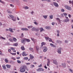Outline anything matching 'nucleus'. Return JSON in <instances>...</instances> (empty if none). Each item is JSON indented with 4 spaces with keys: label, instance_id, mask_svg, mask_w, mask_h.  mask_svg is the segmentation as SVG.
I'll return each instance as SVG.
<instances>
[{
    "label": "nucleus",
    "instance_id": "1",
    "mask_svg": "<svg viewBox=\"0 0 73 73\" xmlns=\"http://www.w3.org/2000/svg\"><path fill=\"white\" fill-rule=\"evenodd\" d=\"M27 68L26 66H24L23 67H21L20 68V72L21 73H24L25 72V68Z\"/></svg>",
    "mask_w": 73,
    "mask_h": 73
},
{
    "label": "nucleus",
    "instance_id": "2",
    "mask_svg": "<svg viewBox=\"0 0 73 73\" xmlns=\"http://www.w3.org/2000/svg\"><path fill=\"white\" fill-rule=\"evenodd\" d=\"M64 7L68 10L71 11V7L70 6H68V5H66L64 6Z\"/></svg>",
    "mask_w": 73,
    "mask_h": 73
},
{
    "label": "nucleus",
    "instance_id": "3",
    "mask_svg": "<svg viewBox=\"0 0 73 73\" xmlns=\"http://www.w3.org/2000/svg\"><path fill=\"white\" fill-rule=\"evenodd\" d=\"M9 17L13 21H16V18H14V16L12 15H10Z\"/></svg>",
    "mask_w": 73,
    "mask_h": 73
},
{
    "label": "nucleus",
    "instance_id": "4",
    "mask_svg": "<svg viewBox=\"0 0 73 73\" xmlns=\"http://www.w3.org/2000/svg\"><path fill=\"white\" fill-rule=\"evenodd\" d=\"M57 52L59 54L61 53V48H59L58 49Z\"/></svg>",
    "mask_w": 73,
    "mask_h": 73
},
{
    "label": "nucleus",
    "instance_id": "5",
    "mask_svg": "<svg viewBox=\"0 0 73 73\" xmlns=\"http://www.w3.org/2000/svg\"><path fill=\"white\" fill-rule=\"evenodd\" d=\"M43 48L44 49L43 50V52H46L47 51V50H48L47 47H46L44 46V47Z\"/></svg>",
    "mask_w": 73,
    "mask_h": 73
},
{
    "label": "nucleus",
    "instance_id": "6",
    "mask_svg": "<svg viewBox=\"0 0 73 73\" xmlns=\"http://www.w3.org/2000/svg\"><path fill=\"white\" fill-rule=\"evenodd\" d=\"M25 41H26V38H25L22 39L21 40V42L22 43H24Z\"/></svg>",
    "mask_w": 73,
    "mask_h": 73
},
{
    "label": "nucleus",
    "instance_id": "7",
    "mask_svg": "<svg viewBox=\"0 0 73 73\" xmlns=\"http://www.w3.org/2000/svg\"><path fill=\"white\" fill-rule=\"evenodd\" d=\"M65 17L66 19L65 20V22H68V21H69V19H68V17Z\"/></svg>",
    "mask_w": 73,
    "mask_h": 73
},
{
    "label": "nucleus",
    "instance_id": "8",
    "mask_svg": "<svg viewBox=\"0 0 73 73\" xmlns=\"http://www.w3.org/2000/svg\"><path fill=\"white\" fill-rule=\"evenodd\" d=\"M54 6H55L56 7H58V4L56 2H54Z\"/></svg>",
    "mask_w": 73,
    "mask_h": 73
},
{
    "label": "nucleus",
    "instance_id": "9",
    "mask_svg": "<svg viewBox=\"0 0 73 73\" xmlns=\"http://www.w3.org/2000/svg\"><path fill=\"white\" fill-rule=\"evenodd\" d=\"M22 54L23 56H27V54H25V52H23L22 53Z\"/></svg>",
    "mask_w": 73,
    "mask_h": 73
},
{
    "label": "nucleus",
    "instance_id": "10",
    "mask_svg": "<svg viewBox=\"0 0 73 73\" xmlns=\"http://www.w3.org/2000/svg\"><path fill=\"white\" fill-rule=\"evenodd\" d=\"M9 31L11 32H12V33H13L14 32L13 31V29H12L11 28H9Z\"/></svg>",
    "mask_w": 73,
    "mask_h": 73
},
{
    "label": "nucleus",
    "instance_id": "11",
    "mask_svg": "<svg viewBox=\"0 0 73 73\" xmlns=\"http://www.w3.org/2000/svg\"><path fill=\"white\" fill-rule=\"evenodd\" d=\"M47 60H48L47 63V66H49V64H50V60L49 59H47Z\"/></svg>",
    "mask_w": 73,
    "mask_h": 73
},
{
    "label": "nucleus",
    "instance_id": "12",
    "mask_svg": "<svg viewBox=\"0 0 73 73\" xmlns=\"http://www.w3.org/2000/svg\"><path fill=\"white\" fill-rule=\"evenodd\" d=\"M21 49L22 50H25V49L24 48V46H22L21 47Z\"/></svg>",
    "mask_w": 73,
    "mask_h": 73
},
{
    "label": "nucleus",
    "instance_id": "13",
    "mask_svg": "<svg viewBox=\"0 0 73 73\" xmlns=\"http://www.w3.org/2000/svg\"><path fill=\"white\" fill-rule=\"evenodd\" d=\"M6 66H7V68H8L9 69V68H11V66L10 65L8 64H6Z\"/></svg>",
    "mask_w": 73,
    "mask_h": 73
},
{
    "label": "nucleus",
    "instance_id": "14",
    "mask_svg": "<svg viewBox=\"0 0 73 73\" xmlns=\"http://www.w3.org/2000/svg\"><path fill=\"white\" fill-rule=\"evenodd\" d=\"M50 45L52 47H54V48L56 47V46L52 43H50Z\"/></svg>",
    "mask_w": 73,
    "mask_h": 73
},
{
    "label": "nucleus",
    "instance_id": "15",
    "mask_svg": "<svg viewBox=\"0 0 73 73\" xmlns=\"http://www.w3.org/2000/svg\"><path fill=\"white\" fill-rule=\"evenodd\" d=\"M2 68H3V69L5 70V69H6V66H5V64H3L2 66Z\"/></svg>",
    "mask_w": 73,
    "mask_h": 73
},
{
    "label": "nucleus",
    "instance_id": "16",
    "mask_svg": "<svg viewBox=\"0 0 73 73\" xmlns=\"http://www.w3.org/2000/svg\"><path fill=\"white\" fill-rule=\"evenodd\" d=\"M30 57L31 59H33L34 58V56L31 54L30 55Z\"/></svg>",
    "mask_w": 73,
    "mask_h": 73
},
{
    "label": "nucleus",
    "instance_id": "17",
    "mask_svg": "<svg viewBox=\"0 0 73 73\" xmlns=\"http://www.w3.org/2000/svg\"><path fill=\"white\" fill-rule=\"evenodd\" d=\"M62 65L63 68H65L66 67V64L63 63L62 64Z\"/></svg>",
    "mask_w": 73,
    "mask_h": 73
},
{
    "label": "nucleus",
    "instance_id": "18",
    "mask_svg": "<svg viewBox=\"0 0 73 73\" xmlns=\"http://www.w3.org/2000/svg\"><path fill=\"white\" fill-rule=\"evenodd\" d=\"M56 20L58 21L60 23H61V20H60V19H59V18H56Z\"/></svg>",
    "mask_w": 73,
    "mask_h": 73
},
{
    "label": "nucleus",
    "instance_id": "19",
    "mask_svg": "<svg viewBox=\"0 0 73 73\" xmlns=\"http://www.w3.org/2000/svg\"><path fill=\"white\" fill-rule=\"evenodd\" d=\"M13 46H18V43H16L13 44Z\"/></svg>",
    "mask_w": 73,
    "mask_h": 73
},
{
    "label": "nucleus",
    "instance_id": "20",
    "mask_svg": "<svg viewBox=\"0 0 73 73\" xmlns=\"http://www.w3.org/2000/svg\"><path fill=\"white\" fill-rule=\"evenodd\" d=\"M54 61L53 62V63L54 64L56 65H57V61L56 60H53Z\"/></svg>",
    "mask_w": 73,
    "mask_h": 73
},
{
    "label": "nucleus",
    "instance_id": "21",
    "mask_svg": "<svg viewBox=\"0 0 73 73\" xmlns=\"http://www.w3.org/2000/svg\"><path fill=\"white\" fill-rule=\"evenodd\" d=\"M36 49L37 51H38V50L39 49V47L38 46H36Z\"/></svg>",
    "mask_w": 73,
    "mask_h": 73
},
{
    "label": "nucleus",
    "instance_id": "22",
    "mask_svg": "<svg viewBox=\"0 0 73 73\" xmlns=\"http://www.w3.org/2000/svg\"><path fill=\"white\" fill-rule=\"evenodd\" d=\"M31 40H32V41H33V42H35V41H36V40L35 39L33 38H31Z\"/></svg>",
    "mask_w": 73,
    "mask_h": 73
},
{
    "label": "nucleus",
    "instance_id": "23",
    "mask_svg": "<svg viewBox=\"0 0 73 73\" xmlns=\"http://www.w3.org/2000/svg\"><path fill=\"white\" fill-rule=\"evenodd\" d=\"M36 29V28L35 27H33L31 29L32 31H35Z\"/></svg>",
    "mask_w": 73,
    "mask_h": 73
},
{
    "label": "nucleus",
    "instance_id": "24",
    "mask_svg": "<svg viewBox=\"0 0 73 73\" xmlns=\"http://www.w3.org/2000/svg\"><path fill=\"white\" fill-rule=\"evenodd\" d=\"M42 31H44V30L42 28H40V32H42Z\"/></svg>",
    "mask_w": 73,
    "mask_h": 73
},
{
    "label": "nucleus",
    "instance_id": "25",
    "mask_svg": "<svg viewBox=\"0 0 73 73\" xmlns=\"http://www.w3.org/2000/svg\"><path fill=\"white\" fill-rule=\"evenodd\" d=\"M45 28L46 29H50V27L49 26H47Z\"/></svg>",
    "mask_w": 73,
    "mask_h": 73
},
{
    "label": "nucleus",
    "instance_id": "26",
    "mask_svg": "<svg viewBox=\"0 0 73 73\" xmlns=\"http://www.w3.org/2000/svg\"><path fill=\"white\" fill-rule=\"evenodd\" d=\"M13 40L15 41V42H16L17 41V39L16 38H13Z\"/></svg>",
    "mask_w": 73,
    "mask_h": 73
},
{
    "label": "nucleus",
    "instance_id": "27",
    "mask_svg": "<svg viewBox=\"0 0 73 73\" xmlns=\"http://www.w3.org/2000/svg\"><path fill=\"white\" fill-rule=\"evenodd\" d=\"M26 41H27V42H30V41H31V40H30L28 39H26Z\"/></svg>",
    "mask_w": 73,
    "mask_h": 73
},
{
    "label": "nucleus",
    "instance_id": "28",
    "mask_svg": "<svg viewBox=\"0 0 73 73\" xmlns=\"http://www.w3.org/2000/svg\"><path fill=\"white\" fill-rule=\"evenodd\" d=\"M7 12L9 13H12V11H11L9 10H7Z\"/></svg>",
    "mask_w": 73,
    "mask_h": 73
},
{
    "label": "nucleus",
    "instance_id": "29",
    "mask_svg": "<svg viewBox=\"0 0 73 73\" xmlns=\"http://www.w3.org/2000/svg\"><path fill=\"white\" fill-rule=\"evenodd\" d=\"M48 40L50 42H53V41H52V40L51 38H49Z\"/></svg>",
    "mask_w": 73,
    "mask_h": 73
},
{
    "label": "nucleus",
    "instance_id": "30",
    "mask_svg": "<svg viewBox=\"0 0 73 73\" xmlns=\"http://www.w3.org/2000/svg\"><path fill=\"white\" fill-rule=\"evenodd\" d=\"M45 45V42H43L41 43L42 46H43V45Z\"/></svg>",
    "mask_w": 73,
    "mask_h": 73
},
{
    "label": "nucleus",
    "instance_id": "31",
    "mask_svg": "<svg viewBox=\"0 0 73 73\" xmlns=\"http://www.w3.org/2000/svg\"><path fill=\"white\" fill-rule=\"evenodd\" d=\"M5 61L6 62V63L8 62V60L7 59H5Z\"/></svg>",
    "mask_w": 73,
    "mask_h": 73
},
{
    "label": "nucleus",
    "instance_id": "32",
    "mask_svg": "<svg viewBox=\"0 0 73 73\" xmlns=\"http://www.w3.org/2000/svg\"><path fill=\"white\" fill-rule=\"evenodd\" d=\"M33 27V26H28L27 27V28L29 29L32 28Z\"/></svg>",
    "mask_w": 73,
    "mask_h": 73
},
{
    "label": "nucleus",
    "instance_id": "33",
    "mask_svg": "<svg viewBox=\"0 0 73 73\" xmlns=\"http://www.w3.org/2000/svg\"><path fill=\"white\" fill-rule=\"evenodd\" d=\"M36 71H37V72H40V68H39L37 69Z\"/></svg>",
    "mask_w": 73,
    "mask_h": 73
},
{
    "label": "nucleus",
    "instance_id": "34",
    "mask_svg": "<svg viewBox=\"0 0 73 73\" xmlns=\"http://www.w3.org/2000/svg\"><path fill=\"white\" fill-rule=\"evenodd\" d=\"M0 2L1 3H2V4H3L4 5L5 4V3H4V2L2 1L1 0H0Z\"/></svg>",
    "mask_w": 73,
    "mask_h": 73
},
{
    "label": "nucleus",
    "instance_id": "35",
    "mask_svg": "<svg viewBox=\"0 0 73 73\" xmlns=\"http://www.w3.org/2000/svg\"><path fill=\"white\" fill-rule=\"evenodd\" d=\"M45 38L46 40L47 41H48V40L49 39V37H45Z\"/></svg>",
    "mask_w": 73,
    "mask_h": 73
},
{
    "label": "nucleus",
    "instance_id": "36",
    "mask_svg": "<svg viewBox=\"0 0 73 73\" xmlns=\"http://www.w3.org/2000/svg\"><path fill=\"white\" fill-rule=\"evenodd\" d=\"M17 62L18 64H21V62L19 60H17Z\"/></svg>",
    "mask_w": 73,
    "mask_h": 73
},
{
    "label": "nucleus",
    "instance_id": "37",
    "mask_svg": "<svg viewBox=\"0 0 73 73\" xmlns=\"http://www.w3.org/2000/svg\"><path fill=\"white\" fill-rule=\"evenodd\" d=\"M10 53H11V54H12V55H14V56H15L16 54V53H12V52H10Z\"/></svg>",
    "mask_w": 73,
    "mask_h": 73
},
{
    "label": "nucleus",
    "instance_id": "38",
    "mask_svg": "<svg viewBox=\"0 0 73 73\" xmlns=\"http://www.w3.org/2000/svg\"><path fill=\"white\" fill-rule=\"evenodd\" d=\"M53 16L52 15H51L49 16L50 18L51 19H53Z\"/></svg>",
    "mask_w": 73,
    "mask_h": 73
},
{
    "label": "nucleus",
    "instance_id": "39",
    "mask_svg": "<svg viewBox=\"0 0 73 73\" xmlns=\"http://www.w3.org/2000/svg\"><path fill=\"white\" fill-rule=\"evenodd\" d=\"M41 1H48V2L50 1V0H41Z\"/></svg>",
    "mask_w": 73,
    "mask_h": 73
},
{
    "label": "nucleus",
    "instance_id": "40",
    "mask_svg": "<svg viewBox=\"0 0 73 73\" xmlns=\"http://www.w3.org/2000/svg\"><path fill=\"white\" fill-rule=\"evenodd\" d=\"M40 71H44V69H42V68H40Z\"/></svg>",
    "mask_w": 73,
    "mask_h": 73
},
{
    "label": "nucleus",
    "instance_id": "41",
    "mask_svg": "<svg viewBox=\"0 0 73 73\" xmlns=\"http://www.w3.org/2000/svg\"><path fill=\"white\" fill-rule=\"evenodd\" d=\"M0 38H1V39H3V40H5V38L3 37L2 36H1L0 37Z\"/></svg>",
    "mask_w": 73,
    "mask_h": 73
},
{
    "label": "nucleus",
    "instance_id": "42",
    "mask_svg": "<svg viewBox=\"0 0 73 73\" xmlns=\"http://www.w3.org/2000/svg\"><path fill=\"white\" fill-rule=\"evenodd\" d=\"M35 67V65H32L31 66V68H34Z\"/></svg>",
    "mask_w": 73,
    "mask_h": 73
},
{
    "label": "nucleus",
    "instance_id": "43",
    "mask_svg": "<svg viewBox=\"0 0 73 73\" xmlns=\"http://www.w3.org/2000/svg\"><path fill=\"white\" fill-rule=\"evenodd\" d=\"M47 16H45V15H43V17H44V18L45 19H46V18H47Z\"/></svg>",
    "mask_w": 73,
    "mask_h": 73
},
{
    "label": "nucleus",
    "instance_id": "44",
    "mask_svg": "<svg viewBox=\"0 0 73 73\" xmlns=\"http://www.w3.org/2000/svg\"><path fill=\"white\" fill-rule=\"evenodd\" d=\"M61 12H64L65 10H64V9H61Z\"/></svg>",
    "mask_w": 73,
    "mask_h": 73
},
{
    "label": "nucleus",
    "instance_id": "45",
    "mask_svg": "<svg viewBox=\"0 0 73 73\" xmlns=\"http://www.w3.org/2000/svg\"><path fill=\"white\" fill-rule=\"evenodd\" d=\"M33 50V48H32L31 47L29 48V50Z\"/></svg>",
    "mask_w": 73,
    "mask_h": 73
},
{
    "label": "nucleus",
    "instance_id": "46",
    "mask_svg": "<svg viewBox=\"0 0 73 73\" xmlns=\"http://www.w3.org/2000/svg\"><path fill=\"white\" fill-rule=\"evenodd\" d=\"M9 41H11V42H12L13 41V40L12 38H10L9 39Z\"/></svg>",
    "mask_w": 73,
    "mask_h": 73
},
{
    "label": "nucleus",
    "instance_id": "47",
    "mask_svg": "<svg viewBox=\"0 0 73 73\" xmlns=\"http://www.w3.org/2000/svg\"><path fill=\"white\" fill-rule=\"evenodd\" d=\"M10 49H11L12 50H14L15 49V48H13V47H11Z\"/></svg>",
    "mask_w": 73,
    "mask_h": 73
},
{
    "label": "nucleus",
    "instance_id": "48",
    "mask_svg": "<svg viewBox=\"0 0 73 73\" xmlns=\"http://www.w3.org/2000/svg\"><path fill=\"white\" fill-rule=\"evenodd\" d=\"M24 60H28V58L27 57H25L24 58Z\"/></svg>",
    "mask_w": 73,
    "mask_h": 73
},
{
    "label": "nucleus",
    "instance_id": "49",
    "mask_svg": "<svg viewBox=\"0 0 73 73\" xmlns=\"http://www.w3.org/2000/svg\"><path fill=\"white\" fill-rule=\"evenodd\" d=\"M25 31H29V30L27 28H25Z\"/></svg>",
    "mask_w": 73,
    "mask_h": 73
},
{
    "label": "nucleus",
    "instance_id": "50",
    "mask_svg": "<svg viewBox=\"0 0 73 73\" xmlns=\"http://www.w3.org/2000/svg\"><path fill=\"white\" fill-rule=\"evenodd\" d=\"M40 29V28L39 29H36H36H35V31H36V32H38V30H39Z\"/></svg>",
    "mask_w": 73,
    "mask_h": 73
},
{
    "label": "nucleus",
    "instance_id": "51",
    "mask_svg": "<svg viewBox=\"0 0 73 73\" xmlns=\"http://www.w3.org/2000/svg\"><path fill=\"white\" fill-rule=\"evenodd\" d=\"M34 23L35 25H38V23H37L36 22H34Z\"/></svg>",
    "mask_w": 73,
    "mask_h": 73
},
{
    "label": "nucleus",
    "instance_id": "52",
    "mask_svg": "<svg viewBox=\"0 0 73 73\" xmlns=\"http://www.w3.org/2000/svg\"><path fill=\"white\" fill-rule=\"evenodd\" d=\"M29 8L27 6H26L25 7V9H28Z\"/></svg>",
    "mask_w": 73,
    "mask_h": 73
},
{
    "label": "nucleus",
    "instance_id": "53",
    "mask_svg": "<svg viewBox=\"0 0 73 73\" xmlns=\"http://www.w3.org/2000/svg\"><path fill=\"white\" fill-rule=\"evenodd\" d=\"M64 16H67V15H68V14H67V13H64Z\"/></svg>",
    "mask_w": 73,
    "mask_h": 73
},
{
    "label": "nucleus",
    "instance_id": "54",
    "mask_svg": "<svg viewBox=\"0 0 73 73\" xmlns=\"http://www.w3.org/2000/svg\"><path fill=\"white\" fill-rule=\"evenodd\" d=\"M55 24V23H54V22H52V25H54Z\"/></svg>",
    "mask_w": 73,
    "mask_h": 73
},
{
    "label": "nucleus",
    "instance_id": "55",
    "mask_svg": "<svg viewBox=\"0 0 73 73\" xmlns=\"http://www.w3.org/2000/svg\"><path fill=\"white\" fill-rule=\"evenodd\" d=\"M57 32L58 33V34L60 33V31L58 30H57Z\"/></svg>",
    "mask_w": 73,
    "mask_h": 73
},
{
    "label": "nucleus",
    "instance_id": "56",
    "mask_svg": "<svg viewBox=\"0 0 73 73\" xmlns=\"http://www.w3.org/2000/svg\"><path fill=\"white\" fill-rule=\"evenodd\" d=\"M10 6L12 7H14V5H13L11 4L10 5Z\"/></svg>",
    "mask_w": 73,
    "mask_h": 73
},
{
    "label": "nucleus",
    "instance_id": "57",
    "mask_svg": "<svg viewBox=\"0 0 73 73\" xmlns=\"http://www.w3.org/2000/svg\"><path fill=\"white\" fill-rule=\"evenodd\" d=\"M11 58L12 59H13V60H16V58H14L13 57H11Z\"/></svg>",
    "mask_w": 73,
    "mask_h": 73
},
{
    "label": "nucleus",
    "instance_id": "58",
    "mask_svg": "<svg viewBox=\"0 0 73 73\" xmlns=\"http://www.w3.org/2000/svg\"><path fill=\"white\" fill-rule=\"evenodd\" d=\"M21 30H22V31H25V28H22L21 29Z\"/></svg>",
    "mask_w": 73,
    "mask_h": 73
},
{
    "label": "nucleus",
    "instance_id": "59",
    "mask_svg": "<svg viewBox=\"0 0 73 73\" xmlns=\"http://www.w3.org/2000/svg\"><path fill=\"white\" fill-rule=\"evenodd\" d=\"M69 70L70 71V72H73V70H71L70 68L69 69Z\"/></svg>",
    "mask_w": 73,
    "mask_h": 73
},
{
    "label": "nucleus",
    "instance_id": "60",
    "mask_svg": "<svg viewBox=\"0 0 73 73\" xmlns=\"http://www.w3.org/2000/svg\"><path fill=\"white\" fill-rule=\"evenodd\" d=\"M16 58H17V59L18 60H19V59H20V57H17Z\"/></svg>",
    "mask_w": 73,
    "mask_h": 73
},
{
    "label": "nucleus",
    "instance_id": "61",
    "mask_svg": "<svg viewBox=\"0 0 73 73\" xmlns=\"http://www.w3.org/2000/svg\"><path fill=\"white\" fill-rule=\"evenodd\" d=\"M68 17L69 18H70V17H71V15L70 14L68 15Z\"/></svg>",
    "mask_w": 73,
    "mask_h": 73
},
{
    "label": "nucleus",
    "instance_id": "62",
    "mask_svg": "<svg viewBox=\"0 0 73 73\" xmlns=\"http://www.w3.org/2000/svg\"><path fill=\"white\" fill-rule=\"evenodd\" d=\"M26 64H27V65H30L31 64V63H26Z\"/></svg>",
    "mask_w": 73,
    "mask_h": 73
},
{
    "label": "nucleus",
    "instance_id": "63",
    "mask_svg": "<svg viewBox=\"0 0 73 73\" xmlns=\"http://www.w3.org/2000/svg\"><path fill=\"white\" fill-rule=\"evenodd\" d=\"M38 67H42V64H40V66H38Z\"/></svg>",
    "mask_w": 73,
    "mask_h": 73
},
{
    "label": "nucleus",
    "instance_id": "64",
    "mask_svg": "<svg viewBox=\"0 0 73 73\" xmlns=\"http://www.w3.org/2000/svg\"><path fill=\"white\" fill-rule=\"evenodd\" d=\"M44 68L45 69H47V67L46 66V65L44 66Z\"/></svg>",
    "mask_w": 73,
    "mask_h": 73
}]
</instances>
